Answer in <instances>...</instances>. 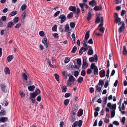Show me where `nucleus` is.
I'll return each instance as SVG.
<instances>
[{
    "instance_id": "1",
    "label": "nucleus",
    "mask_w": 127,
    "mask_h": 127,
    "mask_svg": "<svg viewBox=\"0 0 127 127\" xmlns=\"http://www.w3.org/2000/svg\"><path fill=\"white\" fill-rule=\"evenodd\" d=\"M69 78L67 81V86L70 87L71 86L72 83L74 82L75 80L74 77L72 75L69 74L68 75Z\"/></svg>"
},
{
    "instance_id": "2",
    "label": "nucleus",
    "mask_w": 127,
    "mask_h": 127,
    "mask_svg": "<svg viewBox=\"0 0 127 127\" xmlns=\"http://www.w3.org/2000/svg\"><path fill=\"white\" fill-rule=\"evenodd\" d=\"M103 17H102L101 18V23L99 25V31L103 33L104 32V29L103 27Z\"/></svg>"
},
{
    "instance_id": "3",
    "label": "nucleus",
    "mask_w": 127,
    "mask_h": 127,
    "mask_svg": "<svg viewBox=\"0 0 127 127\" xmlns=\"http://www.w3.org/2000/svg\"><path fill=\"white\" fill-rule=\"evenodd\" d=\"M0 87L2 91L4 93L8 92V89L6 88V86L4 84H1L0 85Z\"/></svg>"
},
{
    "instance_id": "4",
    "label": "nucleus",
    "mask_w": 127,
    "mask_h": 127,
    "mask_svg": "<svg viewBox=\"0 0 127 127\" xmlns=\"http://www.w3.org/2000/svg\"><path fill=\"white\" fill-rule=\"evenodd\" d=\"M98 60L97 56L95 54L94 57H91L89 58V61L90 62H92L94 61L97 62Z\"/></svg>"
},
{
    "instance_id": "5",
    "label": "nucleus",
    "mask_w": 127,
    "mask_h": 127,
    "mask_svg": "<svg viewBox=\"0 0 127 127\" xmlns=\"http://www.w3.org/2000/svg\"><path fill=\"white\" fill-rule=\"evenodd\" d=\"M27 16L26 13L24 12L22 13L21 15V22L22 23H24L25 20V17Z\"/></svg>"
},
{
    "instance_id": "6",
    "label": "nucleus",
    "mask_w": 127,
    "mask_h": 127,
    "mask_svg": "<svg viewBox=\"0 0 127 127\" xmlns=\"http://www.w3.org/2000/svg\"><path fill=\"white\" fill-rule=\"evenodd\" d=\"M59 19H60V23H62L66 20V17L65 15H62L59 16Z\"/></svg>"
},
{
    "instance_id": "7",
    "label": "nucleus",
    "mask_w": 127,
    "mask_h": 127,
    "mask_svg": "<svg viewBox=\"0 0 127 127\" xmlns=\"http://www.w3.org/2000/svg\"><path fill=\"white\" fill-rule=\"evenodd\" d=\"M88 47H84L81 48L79 50V54L80 55H81L83 53V51L84 52L86 50H88Z\"/></svg>"
},
{
    "instance_id": "8",
    "label": "nucleus",
    "mask_w": 127,
    "mask_h": 127,
    "mask_svg": "<svg viewBox=\"0 0 127 127\" xmlns=\"http://www.w3.org/2000/svg\"><path fill=\"white\" fill-rule=\"evenodd\" d=\"M40 90L36 88L35 89V92L33 93H30V95H37L40 94Z\"/></svg>"
},
{
    "instance_id": "9",
    "label": "nucleus",
    "mask_w": 127,
    "mask_h": 127,
    "mask_svg": "<svg viewBox=\"0 0 127 127\" xmlns=\"http://www.w3.org/2000/svg\"><path fill=\"white\" fill-rule=\"evenodd\" d=\"M88 48H89V49L88 52V55H92L93 54L94 52V51L92 49V47L91 46H89Z\"/></svg>"
},
{
    "instance_id": "10",
    "label": "nucleus",
    "mask_w": 127,
    "mask_h": 127,
    "mask_svg": "<svg viewBox=\"0 0 127 127\" xmlns=\"http://www.w3.org/2000/svg\"><path fill=\"white\" fill-rule=\"evenodd\" d=\"M42 42L44 44V46H45V47L46 48H47L48 47L47 45L48 42L46 38H44L42 40Z\"/></svg>"
},
{
    "instance_id": "11",
    "label": "nucleus",
    "mask_w": 127,
    "mask_h": 127,
    "mask_svg": "<svg viewBox=\"0 0 127 127\" xmlns=\"http://www.w3.org/2000/svg\"><path fill=\"white\" fill-rule=\"evenodd\" d=\"M125 26V24L124 23V22H123L122 26L119 28L118 30V32L120 33L124 29Z\"/></svg>"
},
{
    "instance_id": "12",
    "label": "nucleus",
    "mask_w": 127,
    "mask_h": 127,
    "mask_svg": "<svg viewBox=\"0 0 127 127\" xmlns=\"http://www.w3.org/2000/svg\"><path fill=\"white\" fill-rule=\"evenodd\" d=\"M89 4L90 5L93 7L97 3L95 1V0H92L89 2Z\"/></svg>"
},
{
    "instance_id": "13",
    "label": "nucleus",
    "mask_w": 127,
    "mask_h": 127,
    "mask_svg": "<svg viewBox=\"0 0 127 127\" xmlns=\"http://www.w3.org/2000/svg\"><path fill=\"white\" fill-rule=\"evenodd\" d=\"M102 6L101 5L100 6H95L94 8V9L95 11L101 10H102Z\"/></svg>"
},
{
    "instance_id": "14",
    "label": "nucleus",
    "mask_w": 127,
    "mask_h": 127,
    "mask_svg": "<svg viewBox=\"0 0 127 127\" xmlns=\"http://www.w3.org/2000/svg\"><path fill=\"white\" fill-rule=\"evenodd\" d=\"M69 10L73 11V12L75 13L76 11V8L75 6H70L69 8Z\"/></svg>"
},
{
    "instance_id": "15",
    "label": "nucleus",
    "mask_w": 127,
    "mask_h": 127,
    "mask_svg": "<svg viewBox=\"0 0 127 127\" xmlns=\"http://www.w3.org/2000/svg\"><path fill=\"white\" fill-rule=\"evenodd\" d=\"M1 122L5 123L8 120V119L7 117H3L0 118Z\"/></svg>"
},
{
    "instance_id": "16",
    "label": "nucleus",
    "mask_w": 127,
    "mask_h": 127,
    "mask_svg": "<svg viewBox=\"0 0 127 127\" xmlns=\"http://www.w3.org/2000/svg\"><path fill=\"white\" fill-rule=\"evenodd\" d=\"M65 31L66 32H69L71 31V30L70 29V28L68 24H67L65 27Z\"/></svg>"
},
{
    "instance_id": "17",
    "label": "nucleus",
    "mask_w": 127,
    "mask_h": 127,
    "mask_svg": "<svg viewBox=\"0 0 127 127\" xmlns=\"http://www.w3.org/2000/svg\"><path fill=\"white\" fill-rule=\"evenodd\" d=\"M36 96H30V98L32 101V102L33 103H34L35 102V98Z\"/></svg>"
},
{
    "instance_id": "18",
    "label": "nucleus",
    "mask_w": 127,
    "mask_h": 127,
    "mask_svg": "<svg viewBox=\"0 0 127 127\" xmlns=\"http://www.w3.org/2000/svg\"><path fill=\"white\" fill-rule=\"evenodd\" d=\"M89 33L90 32L89 31H87L86 33L84 39L85 40L87 41L88 39L89 38Z\"/></svg>"
},
{
    "instance_id": "19",
    "label": "nucleus",
    "mask_w": 127,
    "mask_h": 127,
    "mask_svg": "<svg viewBox=\"0 0 127 127\" xmlns=\"http://www.w3.org/2000/svg\"><path fill=\"white\" fill-rule=\"evenodd\" d=\"M105 71L104 70H101L99 72V74L101 77H103L105 76Z\"/></svg>"
},
{
    "instance_id": "20",
    "label": "nucleus",
    "mask_w": 127,
    "mask_h": 127,
    "mask_svg": "<svg viewBox=\"0 0 127 127\" xmlns=\"http://www.w3.org/2000/svg\"><path fill=\"white\" fill-rule=\"evenodd\" d=\"M47 64H49L51 67L53 68H55V66L54 65H52L51 64L50 61L49 59H47Z\"/></svg>"
},
{
    "instance_id": "21",
    "label": "nucleus",
    "mask_w": 127,
    "mask_h": 127,
    "mask_svg": "<svg viewBox=\"0 0 127 127\" xmlns=\"http://www.w3.org/2000/svg\"><path fill=\"white\" fill-rule=\"evenodd\" d=\"M107 98V96H105L103 97L102 100L103 104H105L106 103Z\"/></svg>"
},
{
    "instance_id": "22",
    "label": "nucleus",
    "mask_w": 127,
    "mask_h": 127,
    "mask_svg": "<svg viewBox=\"0 0 127 127\" xmlns=\"http://www.w3.org/2000/svg\"><path fill=\"white\" fill-rule=\"evenodd\" d=\"M97 68V67L95 65V63H93L91 64L90 68H91L92 69H94L96 68Z\"/></svg>"
},
{
    "instance_id": "23",
    "label": "nucleus",
    "mask_w": 127,
    "mask_h": 127,
    "mask_svg": "<svg viewBox=\"0 0 127 127\" xmlns=\"http://www.w3.org/2000/svg\"><path fill=\"white\" fill-rule=\"evenodd\" d=\"M13 58V56L12 55H10L7 57V60L8 62H10Z\"/></svg>"
},
{
    "instance_id": "24",
    "label": "nucleus",
    "mask_w": 127,
    "mask_h": 127,
    "mask_svg": "<svg viewBox=\"0 0 127 127\" xmlns=\"http://www.w3.org/2000/svg\"><path fill=\"white\" fill-rule=\"evenodd\" d=\"M35 87L34 85L29 86L28 87L29 90L30 91H32L34 89Z\"/></svg>"
},
{
    "instance_id": "25",
    "label": "nucleus",
    "mask_w": 127,
    "mask_h": 127,
    "mask_svg": "<svg viewBox=\"0 0 127 127\" xmlns=\"http://www.w3.org/2000/svg\"><path fill=\"white\" fill-rule=\"evenodd\" d=\"M93 73L94 75H96L98 74V70L97 68L94 69Z\"/></svg>"
},
{
    "instance_id": "26",
    "label": "nucleus",
    "mask_w": 127,
    "mask_h": 127,
    "mask_svg": "<svg viewBox=\"0 0 127 127\" xmlns=\"http://www.w3.org/2000/svg\"><path fill=\"white\" fill-rule=\"evenodd\" d=\"M123 54L125 55L127 54V51L126 49V47L125 46L123 47Z\"/></svg>"
},
{
    "instance_id": "27",
    "label": "nucleus",
    "mask_w": 127,
    "mask_h": 127,
    "mask_svg": "<svg viewBox=\"0 0 127 127\" xmlns=\"http://www.w3.org/2000/svg\"><path fill=\"white\" fill-rule=\"evenodd\" d=\"M87 41H86L85 40H84L83 41L82 43L84 45L83 46L89 47V46H90L88 45V43Z\"/></svg>"
},
{
    "instance_id": "28",
    "label": "nucleus",
    "mask_w": 127,
    "mask_h": 127,
    "mask_svg": "<svg viewBox=\"0 0 127 127\" xmlns=\"http://www.w3.org/2000/svg\"><path fill=\"white\" fill-rule=\"evenodd\" d=\"M4 71L6 74H10V71L9 68L7 67H6L4 69Z\"/></svg>"
},
{
    "instance_id": "29",
    "label": "nucleus",
    "mask_w": 127,
    "mask_h": 127,
    "mask_svg": "<svg viewBox=\"0 0 127 127\" xmlns=\"http://www.w3.org/2000/svg\"><path fill=\"white\" fill-rule=\"evenodd\" d=\"M83 67L84 68H86L88 66V64L86 62H83Z\"/></svg>"
},
{
    "instance_id": "30",
    "label": "nucleus",
    "mask_w": 127,
    "mask_h": 127,
    "mask_svg": "<svg viewBox=\"0 0 127 127\" xmlns=\"http://www.w3.org/2000/svg\"><path fill=\"white\" fill-rule=\"evenodd\" d=\"M19 17H16L13 20V23L15 24L16 23L19 21Z\"/></svg>"
},
{
    "instance_id": "31",
    "label": "nucleus",
    "mask_w": 127,
    "mask_h": 127,
    "mask_svg": "<svg viewBox=\"0 0 127 127\" xmlns=\"http://www.w3.org/2000/svg\"><path fill=\"white\" fill-rule=\"evenodd\" d=\"M102 87V86H98V85L96 87V90L98 92H100L101 91V89Z\"/></svg>"
},
{
    "instance_id": "32",
    "label": "nucleus",
    "mask_w": 127,
    "mask_h": 127,
    "mask_svg": "<svg viewBox=\"0 0 127 127\" xmlns=\"http://www.w3.org/2000/svg\"><path fill=\"white\" fill-rule=\"evenodd\" d=\"M115 110H113L111 111V118L114 117L115 115Z\"/></svg>"
},
{
    "instance_id": "33",
    "label": "nucleus",
    "mask_w": 127,
    "mask_h": 127,
    "mask_svg": "<svg viewBox=\"0 0 127 127\" xmlns=\"http://www.w3.org/2000/svg\"><path fill=\"white\" fill-rule=\"evenodd\" d=\"M14 24L12 22H9L7 25V27L8 28H11L12 27Z\"/></svg>"
},
{
    "instance_id": "34",
    "label": "nucleus",
    "mask_w": 127,
    "mask_h": 127,
    "mask_svg": "<svg viewBox=\"0 0 127 127\" xmlns=\"http://www.w3.org/2000/svg\"><path fill=\"white\" fill-rule=\"evenodd\" d=\"M91 14L90 12H89L88 13V15L87 17V19L88 21L90 20L91 19Z\"/></svg>"
},
{
    "instance_id": "35",
    "label": "nucleus",
    "mask_w": 127,
    "mask_h": 127,
    "mask_svg": "<svg viewBox=\"0 0 127 127\" xmlns=\"http://www.w3.org/2000/svg\"><path fill=\"white\" fill-rule=\"evenodd\" d=\"M104 84V82L103 80H99L98 85V86H102Z\"/></svg>"
},
{
    "instance_id": "36",
    "label": "nucleus",
    "mask_w": 127,
    "mask_h": 127,
    "mask_svg": "<svg viewBox=\"0 0 127 127\" xmlns=\"http://www.w3.org/2000/svg\"><path fill=\"white\" fill-rule=\"evenodd\" d=\"M26 5L25 4H24L21 6V9L23 11L26 8Z\"/></svg>"
},
{
    "instance_id": "37",
    "label": "nucleus",
    "mask_w": 127,
    "mask_h": 127,
    "mask_svg": "<svg viewBox=\"0 0 127 127\" xmlns=\"http://www.w3.org/2000/svg\"><path fill=\"white\" fill-rule=\"evenodd\" d=\"M83 80V78L82 77H80L78 79L77 81L79 83H81L82 82Z\"/></svg>"
},
{
    "instance_id": "38",
    "label": "nucleus",
    "mask_w": 127,
    "mask_h": 127,
    "mask_svg": "<svg viewBox=\"0 0 127 127\" xmlns=\"http://www.w3.org/2000/svg\"><path fill=\"white\" fill-rule=\"evenodd\" d=\"M77 49V48L76 47V46H74L71 52L73 53H74L75 52Z\"/></svg>"
},
{
    "instance_id": "39",
    "label": "nucleus",
    "mask_w": 127,
    "mask_h": 127,
    "mask_svg": "<svg viewBox=\"0 0 127 127\" xmlns=\"http://www.w3.org/2000/svg\"><path fill=\"white\" fill-rule=\"evenodd\" d=\"M121 20L120 18L118 17L116 18L115 20V22L116 24H117L118 22H120Z\"/></svg>"
},
{
    "instance_id": "40",
    "label": "nucleus",
    "mask_w": 127,
    "mask_h": 127,
    "mask_svg": "<svg viewBox=\"0 0 127 127\" xmlns=\"http://www.w3.org/2000/svg\"><path fill=\"white\" fill-rule=\"evenodd\" d=\"M86 5V3H80L79 5L81 9L84 8V6Z\"/></svg>"
},
{
    "instance_id": "41",
    "label": "nucleus",
    "mask_w": 127,
    "mask_h": 127,
    "mask_svg": "<svg viewBox=\"0 0 127 127\" xmlns=\"http://www.w3.org/2000/svg\"><path fill=\"white\" fill-rule=\"evenodd\" d=\"M67 88L65 86H63L62 87V91L63 92H65L66 91Z\"/></svg>"
},
{
    "instance_id": "42",
    "label": "nucleus",
    "mask_w": 127,
    "mask_h": 127,
    "mask_svg": "<svg viewBox=\"0 0 127 127\" xmlns=\"http://www.w3.org/2000/svg\"><path fill=\"white\" fill-rule=\"evenodd\" d=\"M103 17H101L100 18V19L99 17H97L96 20H95V22L96 23H99L100 21L101 22V18Z\"/></svg>"
},
{
    "instance_id": "43",
    "label": "nucleus",
    "mask_w": 127,
    "mask_h": 127,
    "mask_svg": "<svg viewBox=\"0 0 127 127\" xmlns=\"http://www.w3.org/2000/svg\"><path fill=\"white\" fill-rule=\"evenodd\" d=\"M70 58H66L64 61V62L65 63H67L70 61Z\"/></svg>"
},
{
    "instance_id": "44",
    "label": "nucleus",
    "mask_w": 127,
    "mask_h": 127,
    "mask_svg": "<svg viewBox=\"0 0 127 127\" xmlns=\"http://www.w3.org/2000/svg\"><path fill=\"white\" fill-rule=\"evenodd\" d=\"M17 13V11H14L12 12L10 14V15L11 16H14Z\"/></svg>"
},
{
    "instance_id": "45",
    "label": "nucleus",
    "mask_w": 127,
    "mask_h": 127,
    "mask_svg": "<svg viewBox=\"0 0 127 127\" xmlns=\"http://www.w3.org/2000/svg\"><path fill=\"white\" fill-rule=\"evenodd\" d=\"M78 125V122L75 121L72 125V127H77Z\"/></svg>"
},
{
    "instance_id": "46",
    "label": "nucleus",
    "mask_w": 127,
    "mask_h": 127,
    "mask_svg": "<svg viewBox=\"0 0 127 127\" xmlns=\"http://www.w3.org/2000/svg\"><path fill=\"white\" fill-rule=\"evenodd\" d=\"M77 111V109H75V111H73L72 112V117H74V116L76 115V112Z\"/></svg>"
},
{
    "instance_id": "47",
    "label": "nucleus",
    "mask_w": 127,
    "mask_h": 127,
    "mask_svg": "<svg viewBox=\"0 0 127 127\" xmlns=\"http://www.w3.org/2000/svg\"><path fill=\"white\" fill-rule=\"evenodd\" d=\"M92 72V69L91 68L88 69L87 71V73L88 74H90Z\"/></svg>"
},
{
    "instance_id": "48",
    "label": "nucleus",
    "mask_w": 127,
    "mask_h": 127,
    "mask_svg": "<svg viewBox=\"0 0 127 127\" xmlns=\"http://www.w3.org/2000/svg\"><path fill=\"white\" fill-rule=\"evenodd\" d=\"M69 102V100L68 99L65 100L64 102V104L65 105H67L68 104Z\"/></svg>"
},
{
    "instance_id": "49",
    "label": "nucleus",
    "mask_w": 127,
    "mask_h": 127,
    "mask_svg": "<svg viewBox=\"0 0 127 127\" xmlns=\"http://www.w3.org/2000/svg\"><path fill=\"white\" fill-rule=\"evenodd\" d=\"M73 15L72 13L70 12L69 14L68 15L67 17L68 19H70L73 17Z\"/></svg>"
},
{
    "instance_id": "50",
    "label": "nucleus",
    "mask_w": 127,
    "mask_h": 127,
    "mask_svg": "<svg viewBox=\"0 0 127 127\" xmlns=\"http://www.w3.org/2000/svg\"><path fill=\"white\" fill-rule=\"evenodd\" d=\"M54 76L56 80L57 81H59V75L57 74H54Z\"/></svg>"
},
{
    "instance_id": "51",
    "label": "nucleus",
    "mask_w": 127,
    "mask_h": 127,
    "mask_svg": "<svg viewBox=\"0 0 127 127\" xmlns=\"http://www.w3.org/2000/svg\"><path fill=\"white\" fill-rule=\"evenodd\" d=\"M4 26V23L0 19V27H2Z\"/></svg>"
},
{
    "instance_id": "52",
    "label": "nucleus",
    "mask_w": 127,
    "mask_h": 127,
    "mask_svg": "<svg viewBox=\"0 0 127 127\" xmlns=\"http://www.w3.org/2000/svg\"><path fill=\"white\" fill-rule=\"evenodd\" d=\"M75 24L73 22H71L70 24V26L72 28H74L75 26Z\"/></svg>"
},
{
    "instance_id": "53",
    "label": "nucleus",
    "mask_w": 127,
    "mask_h": 127,
    "mask_svg": "<svg viewBox=\"0 0 127 127\" xmlns=\"http://www.w3.org/2000/svg\"><path fill=\"white\" fill-rule=\"evenodd\" d=\"M77 62L78 64L80 66L81 64V59H78L77 60ZM79 67H80V66H79Z\"/></svg>"
},
{
    "instance_id": "54",
    "label": "nucleus",
    "mask_w": 127,
    "mask_h": 127,
    "mask_svg": "<svg viewBox=\"0 0 127 127\" xmlns=\"http://www.w3.org/2000/svg\"><path fill=\"white\" fill-rule=\"evenodd\" d=\"M82 121L81 120L79 121L78 122V126L79 127H80L82 126Z\"/></svg>"
},
{
    "instance_id": "55",
    "label": "nucleus",
    "mask_w": 127,
    "mask_h": 127,
    "mask_svg": "<svg viewBox=\"0 0 127 127\" xmlns=\"http://www.w3.org/2000/svg\"><path fill=\"white\" fill-rule=\"evenodd\" d=\"M23 78L26 80H27V75L25 73L23 74Z\"/></svg>"
},
{
    "instance_id": "56",
    "label": "nucleus",
    "mask_w": 127,
    "mask_h": 127,
    "mask_svg": "<svg viewBox=\"0 0 127 127\" xmlns=\"http://www.w3.org/2000/svg\"><path fill=\"white\" fill-rule=\"evenodd\" d=\"M86 71L84 70H82L81 72V75L83 76H85L86 75Z\"/></svg>"
},
{
    "instance_id": "57",
    "label": "nucleus",
    "mask_w": 127,
    "mask_h": 127,
    "mask_svg": "<svg viewBox=\"0 0 127 127\" xmlns=\"http://www.w3.org/2000/svg\"><path fill=\"white\" fill-rule=\"evenodd\" d=\"M116 104H114L112 106L111 109L113 110H115L116 109Z\"/></svg>"
},
{
    "instance_id": "58",
    "label": "nucleus",
    "mask_w": 127,
    "mask_h": 127,
    "mask_svg": "<svg viewBox=\"0 0 127 127\" xmlns=\"http://www.w3.org/2000/svg\"><path fill=\"white\" fill-rule=\"evenodd\" d=\"M21 26V24L20 23H19L17 24L16 26H15V28H19Z\"/></svg>"
},
{
    "instance_id": "59",
    "label": "nucleus",
    "mask_w": 127,
    "mask_h": 127,
    "mask_svg": "<svg viewBox=\"0 0 127 127\" xmlns=\"http://www.w3.org/2000/svg\"><path fill=\"white\" fill-rule=\"evenodd\" d=\"M119 110L122 113V114H124L126 113V112L125 111H122L121 110V107H120V106H119Z\"/></svg>"
},
{
    "instance_id": "60",
    "label": "nucleus",
    "mask_w": 127,
    "mask_h": 127,
    "mask_svg": "<svg viewBox=\"0 0 127 127\" xmlns=\"http://www.w3.org/2000/svg\"><path fill=\"white\" fill-rule=\"evenodd\" d=\"M113 123V124L116 125V126H118L119 125V122L117 121H114Z\"/></svg>"
},
{
    "instance_id": "61",
    "label": "nucleus",
    "mask_w": 127,
    "mask_h": 127,
    "mask_svg": "<svg viewBox=\"0 0 127 127\" xmlns=\"http://www.w3.org/2000/svg\"><path fill=\"white\" fill-rule=\"evenodd\" d=\"M115 3L116 4L120 3L121 2V1H119V0H115Z\"/></svg>"
},
{
    "instance_id": "62",
    "label": "nucleus",
    "mask_w": 127,
    "mask_h": 127,
    "mask_svg": "<svg viewBox=\"0 0 127 127\" xmlns=\"http://www.w3.org/2000/svg\"><path fill=\"white\" fill-rule=\"evenodd\" d=\"M108 81H106L105 82V84L104 85V87L105 88H107L108 85Z\"/></svg>"
},
{
    "instance_id": "63",
    "label": "nucleus",
    "mask_w": 127,
    "mask_h": 127,
    "mask_svg": "<svg viewBox=\"0 0 127 127\" xmlns=\"http://www.w3.org/2000/svg\"><path fill=\"white\" fill-rule=\"evenodd\" d=\"M74 75L76 77H77L79 74V72L78 71H75L74 72Z\"/></svg>"
},
{
    "instance_id": "64",
    "label": "nucleus",
    "mask_w": 127,
    "mask_h": 127,
    "mask_svg": "<svg viewBox=\"0 0 127 127\" xmlns=\"http://www.w3.org/2000/svg\"><path fill=\"white\" fill-rule=\"evenodd\" d=\"M57 26L56 25H55L53 26L52 28V30L53 31H55L56 30Z\"/></svg>"
}]
</instances>
